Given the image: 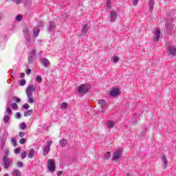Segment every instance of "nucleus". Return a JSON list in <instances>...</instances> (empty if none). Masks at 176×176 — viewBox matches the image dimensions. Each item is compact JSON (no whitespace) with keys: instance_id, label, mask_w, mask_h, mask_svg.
I'll use <instances>...</instances> for the list:
<instances>
[{"instance_id":"nucleus-7","label":"nucleus","mask_w":176,"mask_h":176,"mask_svg":"<svg viewBox=\"0 0 176 176\" xmlns=\"http://www.w3.org/2000/svg\"><path fill=\"white\" fill-rule=\"evenodd\" d=\"M122 152H123V150L122 148H120L113 153V160H118V159H120L122 157Z\"/></svg>"},{"instance_id":"nucleus-13","label":"nucleus","mask_w":176,"mask_h":176,"mask_svg":"<svg viewBox=\"0 0 176 176\" xmlns=\"http://www.w3.org/2000/svg\"><path fill=\"white\" fill-rule=\"evenodd\" d=\"M88 31H89V25L88 24L82 25V29L81 30L82 35V36L86 35Z\"/></svg>"},{"instance_id":"nucleus-43","label":"nucleus","mask_w":176,"mask_h":176,"mask_svg":"<svg viewBox=\"0 0 176 176\" xmlns=\"http://www.w3.org/2000/svg\"><path fill=\"white\" fill-rule=\"evenodd\" d=\"M26 156H27L26 152H23L21 153V159H25Z\"/></svg>"},{"instance_id":"nucleus-10","label":"nucleus","mask_w":176,"mask_h":176,"mask_svg":"<svg viewBox=\"0 0 176 176\" xmlns=\"http://www.w3.org/2000/svg\"><path fill=\"white\" fill-rule=\"evenodd\" d=\"M168 56H176V47L173 46L168 47Z\"/></svg>"},{"instance_id":"nucleus-24","label":"nucleus","mask_w":176,"mask_h":176,"mask_svg":"<svg viewBox=\"0 0 176 176\" xmlns=\"http://www.w3.org/2000/svg\"><path fill=\"white\" fill-rule=\"evenodd\" d=\"M67 108H68V103L63 102L60 104V109H67Z\"/></svg>"},{"instance_id":"nucleus-17","label":"nucleus","mask_w":176,"mask_h":176,"mask_svg":"<svg viewBox=\"0 0 176 176\" xmlns=\"http://www.w3.org/2000/svg\"><path fill=\"white\" fill-rule=\"evenodd\" d=\"M155 5V1L154 0H150L148 3V8L151 12H153V6Z\"/></svg>"},{"instance_id":"nucleus-14","label":"nucleus","mask_w":176,"mask_h":176,"mask_svg":"<svg viewBox=\"0 0 176 176\" xmlns=\"http://www.w3.org/2000/svg\"><path fill=\"white\" fill-rule=\"evenodd\" d=\"M41 62L43 63V64L44 65V67L45 68H47V67H49L50 65V61L48 60V59L46 58H41Z\"/></svg>"},{"instance_id":"nucleus-11","label":"nucleus","mask_w":176,"mask_h":176,"mask_svg":"<svg viewBox=\"0 0 176 176\" xmlns=\"http://www.w3.org/2000/svg\"><path fill=\"white\" fill-rule=\"evenodd\" d=\"M23 34L26 41H28V42H30V41H31V38H30V31L28 30V28H25L23 29Z\"/></svg>"},{"instance_id":"nucleus-56","label":"nucleus","mask_w":176,"mask_h":176,"mask_svg":"<svg viewBox=\"0 0 176 176\" xmlns=\"http://www.w3.org/2000/svg\"><path fill=\"white\" fill-rule=\"evenodd\" d=\"M0 172H1V168H0Z\"/></svg>"},{"instance_id":"nucleus-35","label":"nucleus","mask_w":176,"mask_h":176,"mask_svg":"<svg viewBox=\"0 0 176 176\" xmlns=\"http://www.w3.org/2000/svg\"><path fill=\"white\" fill-rule=\"evenodd\" d=\"M19 85H20V86H24L25 85V80L21 79L19 81Z\"/></svg>"},{"instance_id":"nucleus-45","label":"nucleus","mask_w":176,"mask_h":176,"mask_svg":"<svg viewBox=\"0 0 176 176\" xmlns=\"http://www.w3.org/2000/svg\"><path fill=\"white\" fill-rule=\"evenodd\" d=\"M137 3H138V0H133V6H137Z\"/></svg>"},{"instance_id":"nucleus-22","label":"nucleus","mask_w":176,"mask_h":176,"mask_svg":"<svg viewBox=\"0 0 176 176\" xmlns=\"http://www.w3.org/2000/svg\"><path fill=\"white\" fill-rule=\"evenodd\" d=\"M31 115H32V109L28 110L27 111H25L23 114V116L25 118H27V116H31Z\"/></svg>"},{"instance_id":"nucleus-46","label":"nucleus","mask_w":176,"mask_h":176,"mask_svg":"<svg viewBox=\"0 0 176 176\" xmlns=\"http://www.w3.org/2000/svg\"><path fill=\"white\" fill-rule=\"evenodd\" d=\"M16 118V119H20V118H21V114L20 113L17 112Z\"/></svg>"},{"instance_id":"nucleus-5","label":"nucleus","mask_w":176,"mask_h":176,"mask_svg":"<svg viewBox=\"0 0 176 176\" xmlns=\"http://www.w3.org/2000/svg\"><path fill=\"white\" fill-rule=\"evenodd\" d=\"M47 168L51 173H53V171H56V164H54V160H53L52 159L48 160Z\"/></svg>"},{"instance_id":"nucleus-44","label":"nucleus","mask_w":176,"mask_h":176,"mask_svg":"<svg viewBox=\"0 0 176 176\" xmlns=\"http://www.w3.org/2000/svg\"><path fill=\"white\" fill-rule=\"evenodd\" d=\"M107 7L109 8H111V0H107Z\"/></svg>"},{"instance_id":"nucleus-16","label":"nucleus","mask_w":176,"mask_h":176,"mask_svg":"<svg viewBox=\"0 0 176 176\" xmlns=\"http://www.w3.org/2000/svg\"><path fill=\"white\" fill-rule=\"evenodd\" d=\"M67 144H68V140H67L65 139H61L59 141V145H60V148H64V146H65L67 145Z\"/></svg>"},{"instance_id":"nucleus-1","label":"nucleus","mask_w":176,"mask_h":176,"mask_svg":"<svg viewBox=\"0 0 176 176\" xmlns=\"http://www.w3.org/2000/svg\"><path fill=\"white\" fill-rule=\"evenodd\" d=\"M36 89L34 86H28L25 89L26 97L28 98L27 101L28 104H36V96L32 95V93L35 91Z\"/></svg>"},{"instance_id":"nucleus-18","label":"nucleus","mask_w":176,"mask_h":176,"mask_svg":"<svg viewBox=\"0 0 176 176\" xmlns=\"http://www.w3.org/2000/svg\"><path fill=\"white\" fill-rule=\"evenodd\" d=\"M35 155V151L32 148L29 150V153L28 154V156L30 159H32Z\"/></svg>"},{"instance_id":"nucleus-36","label":"nucleus","mask_w":176,"mask_h":176,"mask_svg":"<svg viewBox=\"0 0 176 176\" xmlns=\"http://www.w3.org/2000/svg\"><path fill=\"white\" fill-rule=\"evenodd\" d=\"M3 156H6V157H8V156H9V149L6 148L4 150V155Z\"/></svg>"},{"instance_id":"nucleus-41","label":"nucleus","mask_w":176,"mask_h":176,"mask_svg":"<svg viewBox=\"0 0 176 176\" xmlns=\"http://www.w3.org/2000/svg\"><path fill=\"white\" fill-rule=\"evenodd\" d=\"M12 109H17L19 108V106H17V104L13 103L12 104Z\"/></svg>"},{"instance_id":"nucleus-53","label":"nucleus","mask_w":176,"mask_h":176,"mask_svg":"<svg viewBox=\"0 0 176 176\" xmlns=\"http://www.w3.org/2000/svg\"><path fill=\"white\" fill-rule=\"evenodd\" d=\"M2 17H3V16L2 15V14L0 13V20L1 19H2Z\"/></svg>"},{"instance_id":"nucleus-34","label":"nucleus","mask_w":176,"mask_h":176,"mask_svg":"<svg viewBox=\"0 0 176 176\" xmlns=\"http://www.w3.org/2000/svg\"><path fill=\"white\" fill-rule=\"evenodd\" d=\"M19 143L21 145H24V144H25V138H21L19 140Z\"/></svg>"},{"instance_id":"nucleus-12","label":"nucleus","mask_w":176,"mask_h":176,"mask_svg":"<svg viewBox=\"0 0 176 176\" xmlns=\"http://www.w3.org/2000/svg\"><path fill=\"white\" fill-rule=\"evenodd\" d=\"M98 104L100 105V107L102 109V112H104V108H105V107H107V101H105L102 99H100L98 101Z\"/></svg>"},{"instance_id":"nucleus-23","label":"nucleus","mask_w":176,"mask_h":176,"mask_svg":"<svg viewBox=\"0 0 176 176\" xmlns=\"http://www.w3.org/2000/svg\"><path fill=\"white\" fill-rule=\"evenodd\" d=\"M54 23L50 21L49 31H53L54 30Z\"/></svg>"},{"instance_id":"nucleus-27","label":"nucleus","mask_w":176,"mask_h":176,"mask_svg":"<svg viewBox=\"0 0 176 176\" xmlns=\"http://www.w3.org/2000/svg\"><path fill=\"white\" fill-rule=\"evenodd\" d=\"M36 80L38 82V83H42V76H37L36 78Z\"/></svg>"},{"instance_id":"nucleus-21","label":"nucleus","mask_w":176,"mask_h":176,"mask_svg":"<svg viewBox=\"0 0 176 176\" xmlns=\"http://www.w3.org/2000/svg\"><path fill=\"white\" fill-rule=\"evenodd\" d=\"M49 152H50V146H46L45 148L43 149L44 156H46V155H47Z\"/></svg>"},{"instance_id":"nucleus-2","label":"nucleus","mask_w":176,"mask_h":176,"mask_svg":"<svg viewBox=\"0 0 176 176\" xmlns=\"http://www.w3.org/2000/svg\"><path fill=\"white\" fill-rule=\"evenodd\" d=\"M90 90V87L87 84H81L77 87V91L79 94H86Z\"/></svg>"},{"instance_id":"nucleus-42","label":"nucleus","mask_w":176,"mask_h":176,"mask_svg":"<svg viewBox=\"0 0 176 176\" xmlns=\"http://www.w3.org/2000/svg\"><path fill=\"white\" fill-rule=\"evenodd\" d=\"M17 167H19V168H23V162H17Z\"/></svg>"},{"instance_id":"nucleus-50","label":"nucleus","mask_w":176,"mask_h":176,"mask_svg":"<svg viewBox=\"0 0 176 176\" xmlns=\"http://www.w3.org/2000/svg\"><path fill=\"white\" fill-rule=\"evenodd\" d=\"M26 74H28V75H30V74H31V69H28V70L26 71Z\"/></svg>"},{"instance_id":"nucleus-40","label":"nucleus","mask_w":176,"mask_h":176,"mask_svg":"<svg viewBox=\"0 0 176 176\" xmlns=\"http://www.w3.org/2000/svg\"><path fill=\"white\" fill-rule=\"evenodd\" d=\"M113 61L114 63H118L119 61V57H118V56L113 57Z\"/></svg>"},{"instance_id":"nucleus-9","label":"nucleus","mask_w":176,"mask_h":176,"mask_svg":"<svg viewBox=\"0 0 176 176\" xmlns=\"http://www.w3.org/2000/svg\"><path fill=\"white\" fill-rule=\"evenodd\" d=\"M109 94L111 97L119 96V94H120V89H119V88H113L110 91Z\"/></svg>"},{"instance_id":"nucleus-20","label":"nucleus","mask_w":176,"mask_h":176,"mask_svg":"<svg viewBox=\"0 0 176 176\" xmlns=\"http://www.w3.org/2000/svg\"><path fill=\"white\" fill-rule=\"evenodd\" d=\"M12 175L14 176H21V172L19 170V169H13L12 172Z\"/></svg>"},{"instance_id":"nucleus-8","label":"nucleus","mask_w":176,"mask_h":176,"mask_svg":"<svg viewBox=\"0 0 176 176\" xmlns=\"http://www.w3.org/2000/svg\"><path fill=\"white\" fill-rule=\"evenodd\" d=\"M161 32L160 29H156L155 30L153 31V40L155 42H158L159 39H160V35H161Z\"/></svg>"},{"instance_id":"nucleus-52","label":"nucleus","mask_w":176,"mask_h":176,"mask_svg":"<svg viewBox=\"0 0 176 176\" xmlns=\"http://www.w3.org/2000/svg\"><path fill=\"white\" fill-rule=\"evenodd\" d=\"M61 174H63V171H58V172L57 173L58 176L61 175Z\"/></svg>"},{"instance_id":"nucleus-31","label":"nucleus","mask_w":176,"mask_h":176,"mask_svg":"<svg viewBox=\"0 0 176 176\" xmlns=\"http://www.w3.org/2000/svg\"><path fill=\"white\" fill-rule=\"evenodd\" d=\"M21 153V149L20 148H16L14 150V153L16 155H19V153Z\"/></svg>"},{"instance_id":"nucleus-26","label":"nucleus","mask_w":176,"mask_h":176,"mask_svg":"<svg viewBox=\"0 0 176 176\" xmlns=\"http://www.w3.org/2000/svg\"><path fill=\"white\" fill-rule=\"evenodd\" d=\"M9 119H10V116L9 115H6L3 118V122L4 123H8V122H9Z\"/></svg>"},{"instance_id":"nucleus-32","label":"nucleus","mask_w":176,"mask_h":176,"mask_svg":"<svg viewBox=\"0 0 176 176\" xmlns=\"http://www.w3.org/2000/svg\"><path fill=\"white\" fill-rule=\"evenodd\" d=\"M23 109H29L30 108V104H28V103H25L23 107H22Z\"/></svg>"},{"instance_id":"nucleus-30","label":"nucleus","mask_w":176,"mask_h":176,"mask_svg":"<svg viewBox=\"0 0 176 176\" xmlns=\"http://www.w3.org/2000/svg\"><path fill=\"white\" fill-rule=\"evenodd\" d=\"M20 127L21 130H25V128L27 127V124H25V122H23L21 125Z\"/></svg>"},{"instance_id":"nucleus-28","label":"nucleus","mask_w":176,"mask_h":176,"mask_svg":"<svg viewBox=\"0 0 176 176\" xmlns=\"http://www.w3.org/2000/svg\"><path fill=\"white\" fill-rule=\"evenodd\" d=\"M16 21H21L23 20V16L17 15L15 18Z\"/></svg>"},{"instance_id":"nucleus-38","label":"nucleus","mask_w":176,"mask_h":176,"mask_svg":"<svg viewBox=\"0 0 176 176\" xmlns=\"http://www.w3.org/2000/svg\"><path fill=\"white\" fill-rule=\"evenodd\" d=\"M33 60H34V56H32V55H30L28 57L29 63H32Z\"/></svg>"},{"instance_id":"nucleus-49","label":"nucleus","mask_w":176,"mask_h":176,"mask_svg":"<svg viewBox=\"0 0 176 176\" xmlns=\"http://www.w3.org/2000/svg\"><path fill=\"white\" fill-rule=\"evenodd\" d=\"M15 101H16V102H20V101H21V100L20 99V98H15Z\"/></svg>"},{"instance_id":"nucleus-47","label":"nucleus","mask_w":176,"mask_h":176,"mask_svg":"<svg viewBox=\"0 0 176 176\" xmlns=\"http://www.w3.org/2000/svg\"><path fill=\"white\" fill-rule=\"evenodd\" d=\"M24 135H25V133L24 132H19V137H24Z\"/></svg>"},{"instance_id":"nucleus-19","label":"nucleus","mask_w":176,"mask_h":176,"mask_svg":"<svg viewBox=\"0 0 176 176\" xmlns=\"http://www.w3.org/2000/svg\"><path fill=\"white\" fill-rule=\"evenodd\" d=\"M115 126V122L112 121V120H109L107 122V129H112Z\"/></svg>"},{"instance_id":"nucleus-3","label":"nucleus","mask_w":176,"mask_h":176,"mask_svg":"<svg viewBox=\"0 0 176 176\" xmlns=\"http://www.w3.org/2000/svg\"><path fill=\"white\" fill-rule=\"evenodd\" d=\"M43 21H40L37 23V26L34 27L33 29V35L35 36V38H37L39 35V32L41 31V28H43Z\"/></svg>"},{"instance_id":"nucleus-48","label":"nucleus","mask_w":176,"mask_h":176,"mask_svg":"<svg viewBox=\"0 0 176 176\" xmlns=\"http://www.w3.org/2000/svg\"><path fill=\"white\" fill-rule=\"evenodd\" d=\"M52 144H53V141L50 140V141L48 142V144L47 145V146H50V145H52Z\"/></svg>"},{"instance_id":"nucleus-51","label":"nucleus","mask_w":176,"mask_h":176,"mask_svg":"<svg viewBox=\"0 0 176 176\" xmlns=\"http://www.w3.org/2000/svg\"><path fill=\"white\" fill-rule=\"evenodd\" d=\"M24 76H25V74L21 73V78H24Z\"/></svg>"},{"instance_id":"nucleus-6","label":"nucleus","mask_w":176,"mask_h":176,"mask_svg":"<svg viewBox=\"0 0 176 176\" xmlns=\"http://www.w3.org/2000/svg\"><path fill=\"white\" fill-rule=\"evenodd\" d=\"M117 18H118V13L116 12V11L115 10L110 11V16H109V21H110V23H113L114 21H116Z\"/></svg>"},{"instance_id":"nucleus-25","label":"nucleus","mask_w":176,"mask_h":176,"mask_svg":"<svg viewBox=\"0 0 176 176\" xmlns=\"http://www.w3.org/2000/svg\"><path fill=\"white\" fill-rule=\"evenodd\" d=\"M104 159L105 160H109V159H111V153L110 152H107L104 153Z\"/></svg>"},{"instance_id":"nucleus-37","label":"nucleus","mask_w":176,"mask_h":176,"mask_svg":"<svg viewBox=\"0 0 176 176\" xmlns=\"http://www.w3.org/2000/svg\"><path fill=\"white\" fill-rule=\"evenodd\" d=\"M14 3H16V5H19V3H21L23 2V0H12Z\"/></svg>"},{"instance_id":"nucleus-15","label":"nucleus","mask_w":176,"mask_h":176,"mask_svg":"<svg viewBox=\"0 0 176 176\" xmlns=\"http://www.w3.org/2000/svg\"><path fill=\"white\" fill-rule=\"evenodd\" d=\"M162 162L163 168H167L168 162L167 161V157H166V156L164 155L162 157Z\"/></svg>"},{"instance_id":"nucleus-29","label":"nucleus","mask_w":176,"mask_h":176,"mask_svg":"<svg viewBox=\"0 0 176 176\" xmlns=\"http://www.w3.org/2000/svg\"><path fill=\"white\" fill-rule=\"evenodd\" d=\"M36 54V50H32L30 52V56H35Z\"/></svg>"},{"instance_id":"nucleus-33","label":"nucleus","mask_w":176,"mask_h":176,"mask_svg":"<svg viewBox=\"0 0 176 176\" xmlns=\"http://www.w3.org/2000/svg\"><path fill=\"white\" fill-rule=\"evenodd\" d=\"M7 115H9V116L12 115V109H10V107H7Z\"/></svg>"},{"instance_id":"nucleus-55","label":"nucleus","mask_w":176,"mask_h":176,"mask_svg":"<svg viewBox=\"0 0 176 176\" xmlns=\"http://www.w3.org/2000/svg\"><path fill=\"white\" fill-rule=\"evenodd\" d=\"M3 176H9L8 173H6Z\"/></svg>"},{"instance_id":"nucleus-54","label":"nucleus","mask_w":176,"mask_h":176,"mask_svg":"<svg viewBox=\"0 0 176 176\" xmlns=\"http://www.w3.org/2000/svg\"><path fill=\"white\" fill-rule=\"evenodd\" d=\"M12 77L16 76V74H14H14H12Z\"/></svg>"},{"instance_id":"nucleus-39","label":"nucleus","mask_w":176,"mask_h":176,"mask_svg":"<svg viewBox=\"0 0 176 176\" xmlns=\"http://www.w3.org/2000/svg\"><path fill=\"white\" fill-rule=\"evenodd\" d=\"M12 144L14 146H17V142H16V139H12Z\"/></svg>"},{"instance_id":"nucleus-4","label":"nucleus","mask_w":176,"mask_h":176,"mask_svg":"<svg viewBox=\"0 0 176 176\" xmlns=\"http://www.w3.org/2000/svg\"><path fill=\"white\" fill-rule=\"evenodd\" d=\"M3 163H4V168H9L10 166H12V163H13V159L9 158L6 156H3L2 159Z\"/></svg>"}]
</instances>
